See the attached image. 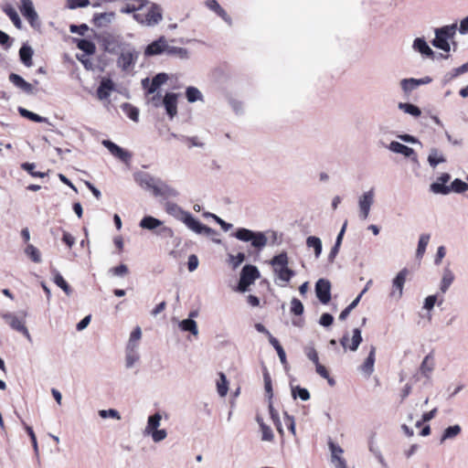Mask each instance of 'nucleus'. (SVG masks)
<instances>
[{"instance_id":"2","label":"nucleus","mask_w":468,"mask_h":468,"mask_svg":"<svg viewBox=\"0 0 468 468\" xmlns=\"http://www.w3.org/2000/svg\"><path fill=\"white\" fill-rule=\"evenodd\" d=\"M234 236L243 241H251V245L259 250L263 248L267 243V239L264 234L254 233L247 229H239Z\"/></svg>"},{"instance_id":"42","label":"nucleus","mask_w":468,"mask_h":468,"mask_svg":"<svg viewBox=\"0 0 468 468\" xmlns=\"http://www.w3.org/2000/svg\"><path fill=\"white\" fill-rule=\"evenodd\" d=\"M399 108L402 111H404L406 113H409L412 116H415V117H419L421 113L420 110L419 109V107L411 104V103H404V102H399Z\"/></svg>"},{"instance_id":"60","label":"nucleus","mask_w":468,"mask_h":468,"mask_svg":"<svg viewBox=\"0 0 468 468\" xmlns=\"http://www.w3.org/2000/svg\"><path fill=\"white\" fill-rule=\"evenodd\" d=\"M284 421L288 428V430L292 432V435H296L295 431V422L293 417L288 415L287 413L284 414Z\"/></svg>"},{"instance_id":"25","label":"nucleus","mask_w":468,"mask_h":468,"mask_svg":"<svg viewBox=\"0 0 468 468\" xmlns=\"http://www.w3.org/2000/svg\"><path fill=\"white\" fill-rule=\"evenodd\" d=\"M33 50L29 46H22L19 49V57L22 63L27 67H31L33 64L32 61Z\"/></svg>"},{"instance_id":"4","label":"nucleus","mask_w":468,"mask_h":468,"mask_svg":"<svg viewBox=\"0 0 468 468\" xmlns=\"http://www.w3.org/2000/svg\"><path fill=\"white\" fill-rule=\"evenodd\" d=\"M468 189V184L461 179H455L451 186H442L439 182L431 185V190L435 194L448 195L452 191L455 193H463Z\"/></svg>"},{"instance_id":"62","label":"nucleus","mask_w":468,"mask_h":468,"mask_svg":"<svg viewBox=\"0 0 468 468\" xmlns=\"http://www.w3.org/2000/svg\"><path fill=\"white\" fill-rule=\"evenodd\" d=\"M90 5V0H69V7L75 9L78 7H86Z\"/></svg>"},{"instance_id":"34","label":"nucleus","mask_w":468,"mask_h":468,"mask_svg":"<svg viewBox=\"0 0 468 468\" xmlns=\"http://www.w3.org/2000/svg\"><path fill=\"white\" fill-rule=\"evenodd\" d=\"M219 379L217 382L218 393L221 397H225L229 390V382L224 373L219 372Z\"/></svg>"},{"instance_id":"59","label":"nucleus","mask_w":468,"mask_h":468,"mask_svg":"<svg viewBox=\"0 0 468 468\" xmlns=\"http://www.w3.org/2000/svg\"><path fill=\"white\" fill-rule=\"evenodd\" d=\"M99 414L103 419L108 418V417L114 418L117 420L121 419L119 412L116 410H112V409L107 410H100Z\"/></svg>"},{"instance_id":"26","label":"nucleus","mask_w":468,"mask_h":468,"mask_svg":"<svg viewBox=\"0 0 468 468\" xmlns=\"http://www.w3.org/2000/svg\"><path fill=\"white\" fill-rule=\"evenodd\" d=\"M77 48L88 55H92L96 51L95 44L89 39H76Z\"/></svg>"},{"instance_id":"30","label":"nucleus","mask_w":468,"mask_h":468,"mask_svg":"<svg viewBox=\"0 0 468 468\" xmlns=\"http://www.w3.org/2000/svg\"><path fill=\"white\" fill-rule=\"evenodd\" d=\"M428 162L431 166L435 167L440 163L446 162L445 157L439 152L438 149L432 148L428 156Z\"/></svg>"},{"instance_id":"55","label":"nucleus","mask_w":468,"mask_h":468,"mask_svg":"<svg viewBox=\"0 0 468 468\" xmlns=\"http://www.w3.org/2000/svg\"><path fill=\"white\" fill-rule=\"evenodd\" d=\"M110 272L114 276H125L129 273L128 267L125 264H120L119 266L112 267L110 269Z\"/></svg>"},{"instance_id":"20","label":"nucleus","mask_w":468,"mask_h":468,"mask_svg":"<svg viewBox=\"0 0 468 468\" xmlns=\"http://www.w3.org/2000/svg\"><path fill=\"white\" fill-rule=\"evenodd\" d=\"M376 360V347L371 346L370 352L364 361V363L361 365L360 369L367 374V376H370L374 371V364Z\"/></svg>"},{"instance_id":"9","label":"nucleus","mask_w":468,"mask_h":468,"mask_svg":"<svg viewBox=\"0 0 468 468\" xmlns=\"http://www.w3.org/2000/svg\"><path fill=\"white\" fill-rule=\"evenodd\" d=\"M315 292L319 301L326 304L331 300V284L330 282L324 279H320L315 284Z\"/></svg>"},{"instance_id":"38","label":"nucleus","mask_w":468,"mask_h":468,"mask_svg":"<svg viewBox=\"0 0 468 468\" xmlns=\"http://www.w3.org/2000/svg\"><path fill=\"white\" fill-rule=\"evenodd\" d=\"M162 416L159 412L154 413V415L150 416L148 418L147 426L145 429V431L150 433V431L158 429L160 425Z\"/></svg>"},{"instance_id":"12","label":"nucleus","mask_w":468,"mask_h":468,"mask_svg":"<svg viewBox=\"0 0 468 468\" xmlns=\"http://www.w3.org/2000/svg\"><path fill=\"white\" fill-rule=\"evenodd\" d=\"M361 342H362V335H361V331L358 328H355L353 330V335H352V339H351L350 343H349L348 335H344L340 339L341 346L345 349L348 348L351 351H356L358 348Z\"/></svg>"},{"instance_id":"10","label":"nucleus","mask_w":468,"mask_h":468,"mask_svg":"<svg viewBox=\"0 0 468 468\" xmlns=\"http://www.w3.org/2000/svg\"><path fill=\"white\" fill-rule=\"evenodd\" d=\"M168 80V76L166 73H158L156 74L151 83H149V79L145 78L142 80L143 87L146 90L147 94L154 93L157 89L165 84Z\"/></svg>"},{"instance_id":"50","label":"nucleus","mask_w":468,"mask_h":468,"mask_svg":"<svg viewBox=\"0 0 468 468\" xmlns=\"http://www.w3.org/2000/svg\"><path fill=\"white\" fill-rule=\"evenodd\" d=\"M303 305L302 302L297 298H292L291 302V313L295 315H301L303 313Z\"/></svg>"},{"instance_id":"15","label":"nucleus","mask_w":468,"mask_h":468,"mask_svg":"<svg viewBox=\"0 0 468 468\" xmlns=\"http://www.w3.org/2000/svg\"><path fill=\"white\" fill-rule=\"evenodd\" d=\"M177 94L171 92L166 93L164 97L163 104L170 118H173L177 114Z\"/></svg>"},{"instance_id":"49","label":"nucleus","mask_w":468,"mask_h":468,"mask_svg":"<svg viewBox=\"0 0 468 468\" xmlns=\"http://www.w3.org/2000/svg\"><path fill=\"white\" fill-rule=\"evenodd\" d=\"M186 96L189 102H194L201 99L200 91L195 87H188L186 91Z\"/></svg>"},{"instance_id":"52","label":"nucleus","mask_w":468,"mask_h":468,"mask_svg":"<svg viewBox=\"0 0 468 468\" xmlns=\"http://www.w3.org/2000/svg\"><path fill=\"white\" fill-rule=\"evenodd\" d=\"M55 283L61 288L66 293H69L70 287L61 274L58 272L54 277Z\"/></svg>"},{"instance_id":"64","label":"nucleus","mask_w":468,"mask_h":468,"mask_svg":"<svg viewBox=\"0 0 468 468\" xmlns=\"http://www.w3.org/2000/svg\"><path fill=\"white\" fill-rule=\"evenodd\" d=\"M0 45H2L5 48H9L12 45V40L10 37L5 33L4 31L0 30Z\"/></svg>"},{"instance_id":"63","label":"nucleus","mask_w":468,"mask_h":468,"mask_svg":"<svg viewBox=\"0 0 468 468\" xmlns=\"http://www.w3.org/2000/svg\"><path fill=\"white\" fill-rule=\"evenodd\" d=\"M306 356L316 365L319 363L318 353L314 347H309L305 351Z\"/></svg>"},{"instance_id":"16","label":"nucleus","mask_w":468,"mask_h":468,"mask_svg":"<svg viewBox=\"0 0 468 468\" xmlns=\"http://www.w3.org/2000/svg\"><path fill=\"white\" fill-rule=\"evenodd\" d=\"M4 319L14 330L23 333L29 336L27 328L25 325V322L15 314H6L4 315Z\"/></svg>"},{"instance_id":"27","label":"nucleus","mask_w":468,"mask_h":468,"mask_svg":"<svg viewBox=\"0 0 468 468\" xmlns=\"http://www.w3.org/2000/svg\"><path fill=\"white\" fill-rule=\"evenodd\" d=\"M163 222L152 216H145L140 222V227L146 229H154L161 227Z\"/></svg>"},{"instance_id":"37","label":"nucleus","mask_w":468,"mask_h":468,"mask_svg":"<svg viewBox=\"0 0 468 468\" xmlns=\"http://www.w3.org/2000/svg\"><path fill=\"white\" fill-rule=\"evenodd\" d=\"M4 12L8 16V17L11 19L16 27L21 28L20 17L14 7H12L11 5H6L4 8Z\"/></svg>"},{"instance_id":"24","label":"nucleus","mask_w":468,"mask_h":468,"mask_svg":"<svg viewBox=\"0 0 468 468\" xmlns=\"http://www.w3.org/2000/svg\"><path fill=\"white\" fill-rule=\"evenodd\" d=\"M413 47L415 49H417L420 53L426 55L429 58H434V52L432 49L428 46L426 41L422 38H416L414 40Z\"/></svg>"},{"instance_id":"46","label":"nucleus","mask_w":468,"mask_h":468,"mask_svg":"<svg viewBox=\"0 0 468 468\" xmlns=\"http://www.w3.org/2000/svg\"><path fill=\"white\" fill-rule=\"evenodd\" d=\"M148 3L147 0H137L134 1L132 5H127V6L122 9L123 13H137L138 10H141L142 7L145 6V5Z\"/></svg>"},{"instance_id":"6","label":"nucleus","mask_w":468,"mask_h":468,"mask_svg":"<svg viewBox=\"0 0 468 468\" xmlns=\"http://www.w3.org/2000/svg\"><path fill=\"white\" fill-rule=\"evenodd\" d=\"M455 33L454 27H444L436 29V37L432 41V45L438 48H441L446 52L450 51V45L448 38L452 37Z\"/></svg>"},{"instance_id":"19","label":"nucleus","mask_w":468,"mask_h":468,"mask_svg":"<svg viewBox=\"0 0 468 468\" xmlns=\"http://www.w3.org/2000/svg\"><path fill=\"white\" fill-rule=\"evenodd\" d=\"M206 6L215 12L219 17L229 24H231V18L228 13L220 6L217 0H206Z\"/></svg>"},{"instance_id":"29","label":"nucleus","mask_w":468,"mask_h":468,"mask_svg":"<svg viewBox=\"0 0 468 468\" xmlns=\"http://www.w3.org/2000/svg\"><path fill=\"white\" fill-rule=\"evenodd\" d=\"M271 264L273 266L274 271H276V268H285L288 267V256L286 252H282L272 258L271 261Z\"/></svg>"},{"instance_id":"11","label":"nucleus","mask_w":468,"mask_h":468,"mask_svg":"<svg viewBox=\"0 0 468 468\" xmlns=\"http://www.w3.org/2000/svg\"><path fill=\"white\" fill-rule=\"evenodd\" d=\"M167 48V41L165 37H160L157 40L153 41L144 49L146 57L160 55L165 52Z\"/></svg>"},{"instance_id":"56","label":"nucleus","mask_w":468,"mask_h":468,"mask_svg":"<svg viewBox=\"0 0 468 468\" xmlns=\"http://www.w3.org/2000/svg\"><path fill=\"white\" fill-rule=\"evenodd\" d=\"M292 394L294 397H299L302 400H307L310 399L309 391L301 387H296V388L292 390Z\"/></svg>"},{"instance_id":"43","label":"nucleus","mask_w":468,"mask_h":468,"mask_svg":"<svg viewBox=\"0 0 468 468\" xmlns=\"http://www.w3.org/2000/svg\"><path fill=\"white\" fill-rule=\"evenodd\" d=\"M280 280L288 282L294 275V271L288 267L276 268V271Z\"/></svg>"},{"instance_id":"17","label":"nucleus","mask_w":468,"mask_h":468,"mask_svg":"<svg viewBox=\"0 0 468 468\" xmlns=\"http://www.w3.org/2000/svg\"><path fill=\"white\" fill-rule=\"evenodd\" d=\"M9 80L12 82L16 88L20 89L22 91L32 94L34 93V87L31 83L26 81L21 76L16 73H11L9 75Z\"/></svg>"},{"instance_id":"7","label":"nucleus","mask_w":468,"mask_h":468,"mask_svg":"<svg viewBox=\"0 0 468 468\" xmlns=\"http://www.w3.org/2000/svg\"><path fill=\"white\" fill-rule=\"evenodd\" d=\"M135 181L140 186L152 190L154 196H162L165 194V192L162 190V187L155 184L154 177L146 173L136 175Z\"/></svg>"},{"instance_id":"33","label":"nucleus","mask_w":468,"mask_h":468,"mask_svg":"<svg viewBox=\"0 0 468 468\" xmlns=\"http://www.w3.org/2000/svg\"><path fill=\"white\" fill-rule=\"evenodd\" d=\"M142 331L139 326H136L131 333L130 339L127 345V349L134 351L137 346V342L141 339Z\"/></svg>"},{"instance_id":"39","label":"nucleus","mask_w":468,"mask_h":468,"mask_svg":"<svg viewBox=\"0 0 468 468\" xmlns=\"http://www.w3.org/2000/svg\"><path fill=\"white\" fill-rule=\"evenodd\" d=\"M25 253L31 259L32 261L38 263L41 261V255L38 249L32 244H27L25 249Z\"/></svg>"},{"instance_id":"14","label":"nucleus","mask_w":468,"mask_h":468,"mask_svg":"<svg viewBox=\"0 0 468 468\" xmlns=\"http://www.w3.org/2000/svg\"><path fill=\"white\" fill-rule=\"evenodd\" d=\"M374 201V192L369 190L366 192L359 199L360 217L367 219L369 214L370 207Z\"/></svg>"},{"instance_id":"13","label":"nucleus","mask_w":468,"mask_h":468,"mask_svg":"<svg viewBox=\"0 0 468 468\" xmlns=\"http://www.w3.org/2000/svg\"><path fill=\"white\" fill-rule=\"evenodd\" d=\"M103 145L110 151V153L112 155L119 158L122 162L127 163L128 161H130L132 157L131 154L122 149V147H120L119 145H117L116 144L109 140H105L103 141Z\"/></svg>"},{"instance_id":"35","label":"nucleus","mask_w":468,"mask_h":468,"mask_svg":"<svg viewBox=\"0 0 468 468\" xmlns=\"http://www.w3.org/2000/svg\"><path fill=\"white\" fill-rule=\"evenodd\" d=\"M427 81L423 80H416V79H404L401 80V88L405 92L410 91L415 89L417 86L422 83H426Z\"/></svg>"},{"instance_id":"23","label":"nucleus","mask_w":468,"mask_h":468,"mask_svg":"<svg viewBox=\"0 0 468 468\" xmlns=\"http://www.w3.org/2000/svg\"><path fill=\"white\" fill-rule=\"evenodd\" d=\"M433 368H434V357H433L432 354H429L424 357V359L420 367V371L424 377L429 378L431 373L432 372Z\"/></svg>"},{"instance_id":"28","label":"nucleus","mask_w":468,"mask_h":468,"mask_svg":"<svg viewBox=\"0 0 468 468\" xmlns=\"http://www.w3.org/2000/svg\"><path fill=\"white\" fill-rule=\"evenodd\" d=\"M430 239H431V235L430 234H422L420 235V239H419V243H418V248H417V250H416V258L418 260H421L425 251H426V248L429 244V241H430Z\"/></svg>"},{"instance_id":"40","label":"nucleus","mask_w":468,"mask_h":468,"mask_svg":"<svg viewBox=\"0 0 468 468\" xmlns=\"http://www.w3.org/2000/svg\"><path fill=\"white\" fill-rule=\"evenodd\" d=\"M165 53L172 56H176L181 58H186L188 57V51L186 48H179V47H172L167 44V48Z\"/></svg>"},{"instance_id":"58","label":"nucleus","mask_w":468,"mask_h":468,"mask_svg":"<svg viewBox=\"0 0 468 468\" xmlns=\"http://www.w3.org/2000/svg\"><path fill=\"white\" fill-rule=\"evenodd\" d=\"M329 447L332 452V462H335V458L342 457L341 454L343 453V450L340 446L330 441Z\"/></svg>"},{"instance_id":"61","label":"nucleus","mask_w":468,"mask_h":468,"mask_svg":"<svg viewBox=\"0 0 468 468\" xmlns=\"http://www.w3.org/2000/svg\"><path fill=\"white\" fill-rule=\"evenodd\" d=\"M69 29L71 33H76L84 36L86 32L89 30V27L86 24H81L80 26L71 25Z\"/></svg>"},{"instance_id":"21","label":"nucleus","mask_w":468,"mask_h":468,"mask_svg":"<svg viewBox=\"0 0 468 468\" xmlns=\"http://www.w3.org/2000/svg\"><path fill=\"white\" fill-rule=\"evenodd\" d=\"M22 15L32 24L37 18L31 0H22L20 8Z\"/></svg>"},{"instance_id":"31","label":"nucleus","mask_w":468,"mask_h":468,"mask_svg":"<svg viewBox=\"0 0 468 468\" xmlns=\"http://www.w3.org/2000/svg\"><path fill=\"white\" fill-rule=\"evenodd\" d=\"M390 149L393 151V152H396V153H399V154H401L405 156H410L414 151L412 148L405 145V144H402L399 142H392L390 144Z\"/></svg>"},{"instance_id":"36","label":"nucleus","mask_w":468,"mask_h":468,"mask_svg":"<svg viewBox=\"0 0 468 468\" xmlns=\"http://www.w3.org/2000/svg\"><path fill=\"white\" fill-rule=\"evenodd\" d=\"M18 112L20 113L21 116L30 120V121H33V122H47V118L45 117H42L35 112H32L27 109H24V108H19L18 109Z\"/></svg>"},{"instance_id":"54","label":"nucleus","mask_w":468,"mask_h":468,"mask_svg":"<svg viewBox=\"0 0 468 468\" xmlns=\"http://www.w3.org/2000/svg\"><path fill=\"white\" fill-rule=\"evenodd\" d=\"M261 439L263 441H271L274 438L271 429L265 423H261Z\"/></svg>"},{"instance_id":"57","label":"nucleus","mask_w":468,"mask_h":468,"mask_svg":"<svg viewBox=\"0 0 468 468\" xmlns=\"http://www.w3.org/2000/svg\"><path fill=\"white\" fill-rule=\"evenodd\" d=\"M150 433L152 434L153 441L155 442L163 441L164 439H165V437L167 435V433L165 430H158V429H155V430L150 431Z\"/></svg>"},{"instance_id":"18","label":"nucleus","mask_w":468,"mask_h":468,"mask_svg":"<svg viewBox=\"0 0 468 468\" xmlns=\"http://www.w3.org/2000/svg\"><path fill=\"white\" fill-rule=\"evenodd\" d=\"M114 90V83L111 79H103L97 89V97L100 100H106L109 98L112 90Z\"/></svg>"},{"instance_id":"53","label":"nucleus","mask_w":468,"mask_h":468,"mask_svg":"<svg viewBox=\"0 0 468 468\" xmlns=\"http://www.w3.org/2000/svg\"><path fill=\"white\" fill-rule=\"evenodd\" d=\"M124 110H125V112L127 114V116L134 121V122H137L138 121V117H139V111L137 108L126 103L124 104Z\"/></svg>"},{"instance_id":"44","label":"nucleus","mask_w":468,"mask_h":468,"mask_svg":"<svg viewBox=\"0 0 468 468\" xmlns=\"http://www.w3.org/2000/svg\"><path fill=\"white\" fill-rule=\"evenodd\" d=\"M454 276L451 271H445L441 282V291L445 292L452 283Z\"/></svg>"},{"instance_id":"3","label":"nucleus","mask_w":468,"mask_h":468,"mask_svg":"<svg viewBox=\"0 0 468 468\" xmlns=\"http://www.w3.org/2000/svg\"><path fill=\"white\" fill-rule=\"evenodd\" d=\"M181 214V220L187 226L188 229H190L194 232L197 234H203L206 236H210L216 233V231L213 229L206 225H203L198 220H197L189 212L182 211Z\"/></svg>"},{"instance_id":"48","label":"nucleus","mask_w":468,"mask_h":468,"mask_svg":"<svg viewBox=\"0 0 468 468\" xmlns=\"http://www.w3.org/2000/svg\"><path fill=\"white\" fill-rule=\"evenodd\" d=\"M21 168L25 171H27L30 176H32L33 177H44L46 176L45 173L43 172H36L35 171V168H36V165L34 163H23L21 165Z\"/></svg>"},{"instance_id":"1","label":"nucleus","mask_w":468,"mask_h":468,"mask_svg":"<svg viewBox=\"0 0 468 468\" xmlns=\"http://www.w3.org/2000/svg\"><path fill=\"white\" fill-rule=\"evenodd\" d=\"M133 18L141 25L154 26L158 24L162 18V10L156 4H152L149 7H142L137 13L133 14Z\"/></svg>"},{"instance_id":"8","label":"nucleus","mask_w":468,"mask_h":468,"mask_svg":"<svg viewBox=\"0 0 468 468\" xmlns=\"http://www.w3.org/2000/svg\"><path fill=\"white\" fill-rule=\"evenodd\" d=\"M139 57V52L134 49L122 50L118 58V66L126 71L133 68Z\"/></svg>"},{"instance_id":"41","label":"nucleus","mask_w":468,"mask_h":468,"mask_svg":"<svg viewBox=\"0 0 468 468\" xmlns=\"http://www.w3.org/2000/svg\"><path fill=\"white\" fill-rule=\"evenodd\" d=\"M315 369L317 374L320 375L322 378H325L331 387L335 385V380L330 377L329 371L324 366H323L320 363H317L315 365Z\"/></svg>"},{"instance_id":"51","label":"nucleus","mask_w":468,"mask_h":468,"mask_svg":"<svg viewBox=\"0 0 468 468\" xmlns=\"http://www.w3.org/2000/svg\"><path fill=\"white\" fill-rule=\"evenodd\" d=\"M263 380H264V388L265 391L270 399H271L273 393H272V385H271V378L267 369L264 370L263 373Z\"/></svg>"},{"instance_id":"32","label":"nucleus","mask_w":468,"mask_h":468,"mask_svg":"<svg viewBox=\"0 0 468 468\" xmlns=\"http://www.w3.org/2000/svg\"><path fill=\"white\" fill-rule=\"evenodd\" d=\"M306 245L309 248H313L314 250L315 257L318 258L322 252V242L321 239L314 236H310L306 239Z\"/></svg>"},{"instance_id":"5","label":"nucleus","mask_w":468,"mask_h":468,"mask_svg":"<svg viewBox=\"0 0 468 468\" xmlns=\"http://www.w3.org/2000/svg\"><path fill=\"white\" fill-rule=\"evenodd\" d=\"M260 277L259 270L253 265H245L240 273L239 282V290L240 292L247 291L248 287L252 284Z\"/></svg>"},{"instance_id":"45","label":"nucleus","mask_w":468,"mask_h":468,"mask_svg":"<svg viewBox=\"0 0 468 468\" xmlns=\"http://www.w3.org/2000/svg\"><path fill=\"white\" fill-rule=\"evenodd\" d=\"M461 432V427L459 425H453L450 426L447 429H445L442 436H441V441H444L447 439H452L459 435Z\"/></svg>"},{"instance_id":"22","label":"nucleus","mask_w":468,"mask_h":468,"mask_svg":"<svg viewBox=\"0 0 468 468\" xmlns=\"http://www.w3.org/2000/svg\"><path fill=\"white\" fill-rule=\"evenodd\" d=\"M410 274L407 268H403L393 280V288L398 291L399 297H401L405 281Z\"/></svg>"},{"instance_id":"47","label":"nucleus","mask_w":468,"mask_h":468,"mask_svg":"<svg viewBox=\"0 0 468 468\" xmlns=\"http://www.w3.org/2000/svg\"><path fill=\"white\" fill-rule=\"evenodd\" d=\"M180 327L184 331L192 333L193 335L197 334V323L192 319H185L181 322Z\"/></svg>"}]
</instances>
